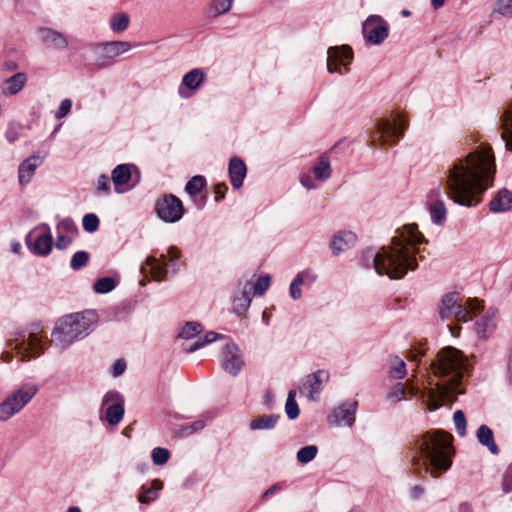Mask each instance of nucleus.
Masks as SVG:
<instances>
[{"instance_id":"1","label":"nucleus","mask_w":512,"mask_h":512,"mask_svg":"<svg viewBox=\"0 0 512 512\" xmlns=\"http://www.w3.org/2000/svg\"><path fill=\"white\" fill-rule=\"evenodd\" d=\"M496 172L495 157L490 146H479L463 158L456 159L446 171V194L455 203L472 207L492 186Z\"/></svg>"},{"instance_id":"2","label":"nucleus","mask_w":512,"mask_h":512,"mask_svg":"<svg viewBox=\"0 0 512 512\" xmlns=\"http://www.w3.org/2000/svg\"><path fill=\"white\" fill-rule=\"evenodd\" d=\"M424 242L425 238L417 225H405L396 231L389 246L381 247L378 252L373 249L364 251L361 261L365 267H374L379 275L401 279L408 270L417 268L416 254L420 253L417 245Z\"/></svg>"},{"instance_id":"3","label":"nucleus","mask_w":512,"mask_h":512,"mask_svg":"<svg viewBox=\"0 0 512 512\" xmlns=\"http://www.w3.org/2000/svg\"><path fill=\"white\" fill-rule=\"evenodd\" d=\"M469 369L468 360L460 350L450 346L441 349L431 363V370L438 381L434 388H427L421 393L422 402L429 410L452 404L458 394L464 393L461 386Z\"/></svg>"},{"instance_id":"4","label":"nucleus","mask_w":512,"mask_h":512,"mask_svg":"<svg viewBox=\"0 0 512 512\" xmlns=\"http://www.w3.org/2000/svg\"><path fill=\"white\" fill-rule=\"evenodd\" d=\"M452 440L451 434L440 430L413 436L405 453L413 473L420 477L430 474L433 478L446 473L452 466Z\"/></svg>"},{"instance_id":"5","label":"nucleus","mask_w":512,"mask_h":512,"mask_svg":"<svg viewBox=\"0 0 512 512\" xmlns=\"http://www.w3.org/2000/svg\"><path fill=\"white\" fill-rule=\"evenodd\" d=\"M95 319L93 311L64 317L52 334L55 344L65 349L74 341L85 337L92 330Z\"/></svg>"},{"instance_id":"6","label":"nucleus","mask_w":512,"mask_h":512,"mask_svg":"<svg viewBox=\"0 0 512 512\" xmlns=\"http://www.w3.org/2000/svg\"><path fill=\"white\" fill-rule=\"evenodd\" d=\"M44 336L39 325L16 332L9 340V347L21 356L23 361L37 358L44 353Z\"/></svg>"},{"instance_id":"7","label":"nucleus","mask_w":512,"mask_h":512,"mask_svg":"<svg viewBox=\"0 0 512 512\" xmlns=\"http://www.w3.org/2000/svg\"><path fill=\"white\" fill-rule=\"evenodd\" d=\"M482 301L477 298H469L467 307L458 303V294L449 293L445 295L439 305V315L442 320L454 318L457 321L468 322L472 319L471 314L482 309Z\"/></svg>"},{"instance_id":"8","label":"nucleus","mask_w":512,"mask_h":512,"mask_svg":"<svg viewBox=\"0 0 512 512\" xmlns=\"http://www.w3.org/2000/svg\"><path fill=\"white\" fill-rule=\"evenodd\" d=\"M407 127L408 121L400 114L392 120L379 119L371 134L372 143L380 146L395 145L404 136Z\"/></svg>"},{"instance_id":"9","label":"nucleus","mask_w":512,"mask_h":512,"mask_svg":"<svg viewBox=\"0 0 512 512\" xmlns=\"http://www.w3.org/2000/svg\"><path fill=\"white\" fill-rule=\"evenodd\" d=\"M39 387L35 383H25L13 391L0 403V421H7L19 413L38 393Z\"/></svg>"},{"instance_id":"10","label":"nucleus","mask_w":512,"mask_h":512,"mask_svg":"<svg viewBox=\"0 0 512 512\" xmlns=\"http://www.w3.org/2000/svg\"><path fill=\"white\" fill-rule=\"evenodd\" d=\"M181 252L177 247L171 246L168 249V255L162 254L160 258L149 256L146 259L145 265L141 266L143 275L151 274L154 280H165L168 274L167 267L170 266L173 273L179 270V265L176 261L180 258Z\"/></svg>"},{"instance_id":"11","label":"nucleus","mask_w":512,"mask_h":512,"mask_svg":"<svg viewBox=\"0 0 512 512\" xmlns=\"http://www.w3.org/2000/svg\"><path fill=\"white\" fill-rule=\"evenodd\" d=\"M111 180L115 192L124 193L135 187L140 181V171L133 164H120L113 169Z\"/></svg>"},{"instance_id":"12","label":"nucleus","mask_w":512,"mask_h":512,"mask_svg":"<svg viewBox=\"0 0 512 512\" xmlns=\"http://www.w3.org/2000/svg\"><path fill=\"white\" fill-rule=\"evenodd\" d=\"M155 209L158 217L167 223L179 221L184 214L182 201L172 194L164 195L158 199Z\"/></svg>"},{"instance_id":"13","label":"nucleus","mask_w":512,"mask_h":512,"mask_svg":"<svg viewBox=\"0 0 512 512\" xmlns=\"http://www.w3.org/2000/svg\"><path fill=\"white\" fill-rule=\"evenodd\" d=\"M29 249L36 255L47 256L50 254L53 245V238L47 224L35 228L26 239Z\"/></svg>"},{"instance_id":"14","label":"nucleus","mask_w":512,"mask_h":512,"mask_svg":"<svg viewBox=\"0 0 512 512\" xmlns=\"http://www.w3.org/2000/svg\"><path fill=\"white\" fill-rule=\"evenodd\" d=\"M362 33L368 43L379 45L388 37L389 25L382 17L371 15L364 21Z\"/></svg>"},{"instance_id":"15","label":"nucleus","mask_w":512,"mask_h":512,"mask_svg":"<svg viewBox=\"0 0 512 512\" xmlns=\"http://www.w3.org/2000/svg\"><path fill=\"white\" fill-rule=\"evenodd\" d=\"M426 207L429 211L431 220L436 225H442L447 218V208L442 192L441 182L426 195Z\"/></svg>"},{"instance_id":"16","label":"nucleus","mask_w":512,"mask_h":512,"mask_svg":"<svg viewBox=\"0 0 512 512\" xmlns=\"http://www.w3.org/2000/svg\"><path fill=\"white\" fill-rule=\"evenodd\" d=\"M245 365L244 354L237 344H226L221 352V367L232 376H237Z\"/></svg>"},{"instance_id":"17","label":"nucleus","mask_w":512,"mask_h":512,"mask_svg":"<svg viewBox=\"0 0 512 512\" xmlns=\"http://www.w3.org/2000/svg\"><path fill=\"white\" fill-rule=\"evenodd\" d=\"M356 411L357 402L351 400L346 401L333 409L332 413L327 418L328 424L336 427H351L355 422Z\"/></svg>"},{"instance_id":"18","label":"nucleus","mask_w":512,"mask_h":512,"mask_svg":"<svg viewBox=\"0 0 512 512\" xmlns=\"http://www.w3.org/2000/svg\"><path fill=\"white\" fill-rule=\"evenodd\" d=\"M352 58L353 51L349 46L330 47L327 51V69L330 73L342 74L340 67H344L347 71V66L351 63Z\"/></svg>"},{"instance_id":"19","label":"nucleus","mask_w":512,"mask_h":512,"mask_svg":"<svg viewBox=\"0 0 512 512\" xmlns=\"http://www.w3.org/2000/svg\"><path fill=\"white\" fill-rule=\"evenodd\" d=\"M328 380L329 372L327 370H317L316 372L306 376L302 386L300 387V391L306 393L310 400L316 401Z\"/></svg>"},{"instance_id":"20","label":"nucleus","mask_w":512,"mask_h":512,"mask_svg":"<svg viewBox=\"0 0 512 512\" xmlns=\"http://www.w3.org/2000/svg\"><path fill=\"white\" fill-rule=\"evenodd\" d=\"M130 49L131 44L129 42L112 41L96 45L94 52L98 56L99 64L101 66H105L109 64L111 60L129 51Z\"/></svg>"},{"instance_id":"21","label":"nucleus","mask_w":512,"mask_h":512,"mask_svg":"<svg viewBox=\"0 0 512 512\" xmlns=\"http://www.w3.org/2000/svg\"><path fill=\"white\" fill-rule=\"evenodd\" d=\"M108 405L106 419L110 425H117L124 416V400L117 391L107 392L102 399V406Z\"/></svg>"},{"instance_id":"22","label":"nucleus","mask_w":512,"mask_h":512,"mask_svg":"<svg viewBox=\"0 0 512 512\" xmlns=\"http://www.w3.org/2000/svg\"><path fill=\"white\" fill-rule=\"evenodd\" d=\"M205 80V73L201 68H195L186 73L178 88V94L181 98L188 99L191 97V91L199 89Z\"/></svg>"},{"instance_id":"23","label":"nucleus","mask_w":512,"mask_h":512,"mask_svg":"<svg viewBox=\"0 0 512 512\" xmlns=\"http://www.w3.org/2000/svg\"><path fill=\"white\" fill-rule=\"evenodd\" d=\"M43 161L44 156L34 154L20 164L18 169V178L21 185H27L31 182L36 169L43 163Z\"/></svg>"},{"instance_id":"24","label":"nucleus","mask_w":512,"mask_h":512,"mask_svg":"<svg viewBox=\"0 0 512 512\" xmlns=\"http://www.w3.org/2000/svg\"><path fill=\"white\" fill-rule=\"evenodd\" d=\"M420 389L415 386L411 380L406 383L395 384L390 391L387 393V400L395 403L405 399L406 394L409 393L411 396H417Z\"/></svg>"},{"instance_id":"25","label":"nucleus","mask_w":512,"mask_h":512,"mask_svg":"<svg viewBox=\"0 0 512 512\" xmlns=\"http://www.w3.org/2000/svg\"><path fill=\"white\" fill-rule=\"evenodd\" d=\"M228 173L232 186L235 189L242 187L247 174L245 163L238 157H233L229 162Z\"/></svg>"},{"instance_id":"26","label":"nucleus","mask_w":512,"mask_h":512,"mask_svg":"<svg viewBox=\"0 0 512 512\" xmlns=\"http://www.w3.org/2000/svg\"><path fill=\"white\" fill-rule=\"evenodd\" d=\"M357 237L353 232L343 231L334 235L331 240V249L334 255H339L341 252L353 247L356 243Z\"/></svg>"},{"instance_id":"27","label":"nucleus","mask_w":512,"mask_h":512,"mask_svg":"<svg viewBox=\"0 0 512 512\" xmlns=\"http://www.w3.org/2000/svg\"><path fill=\"white\" fill-rule=\"evenodd\" d=\"M40 40L48 47L63 49L68 45L66 38L59 32L50 28H41L38 31Z\"/></svg>"},{"instance_id":"28","label":"nucleus","mask_w":512,"mask_h":512,"mask_svg":"<svg viewBox=\"0 0 512 512\" xmlns=\"http://www.w3.org/2000/svg\"><path fill=\"white\" fill-rule=\"evenodd\" d=\"M27 77L25 73L19 72L3 81L1 91L5 96L18 94L25 86Z\"/></svg>"},{"instance_id":"29","label":"nucleus","mask_w":512,"mask_h":512,"mask_svg":"<svg viewBox=\"0 0 512 512\" xmlns=\"http://www.w3.org/2000/svg\"><path fill=\"white\" fill-rule=\"evenodd\" d=\"M496 310L488 309L484 315L477 320L475 327L480 337H487L496 328Z\"/></svg>"},{"instance_id":"30","label":"nucleus","mask_w":512,"mask_h":512,"mask_svg":"<svg viewBox=\"0 0 512 512\" xmlns=\"http://www.w3.org/2000/svg\"><path fill=\"white\" fill-rule=\"evenodd\" d=\"M500 120L501 137L505 141L506 150L512 152V102L504 109Z\"/></svg>"},{"instance_id":"31","label":"nucleus","mask_w":512,"mask_h":512,"mask_svg":"<svg viewBox=\"0 0 512 512\" xmlns=\"http://www.w3.org/2000/svg\"><path fill=\"white\" fill-rule=\"evenodd\" d=\"M512 207V193L506 189L500 190L490 202L493 212H505Z\"/></svg>"},{"instance_id":"32","label":"nucleus","mask_w":512,"mask_h":512,"mask_svg":"<svg viewBox=\"0 0 512 512\" xmlns=\"http://www.w3.org/2000/svg\"><path fill=\"white\" fill-rule=\"evenodd\" d=\"M476 436L479 443L487 447L493 455L499 453V448L494 441L493 431L487 425H481L477 430Z\"/></svg>"},{"instance_id":"33","label":"nucleus","mask_w":512,"mask_h":512,"mask_svg":"<svg viewBox=\"0 0 512 512\" xmlns=\"http://www.w3.org/2000/svg\"><path fill=\"white\" fill-rule=\"evenodd\" d=\"M251 291L252 284L246 282L241 291V295L234 298V310L237 314L240 315L249 308L252 301Z\"/></svg>"},{"instance_id":"34","label":"nucleus","mask_w":512,"mask_h":512,"mask_svg":"<svg viewBox=\"0 0 512 512\" xmlns=\"http://www.w3.org/2000/svg\"><path fill=\"white\" fill-rule=\"evenodd\" d=\"M222 338H223V335L216 333L214 331H210V332L206 333L204 337L198 338L193 344L186 347L185 351L187 353H193L196 350L204 347L205 345L213 343Z\"/></svg>"},{"instance_id":"35","label":"nucleus","mask_w":512,"mask_h":512,"mask_svg":"<svg viewBox=\"0 0 512 512\" xmlns=\"http://www.w3.org/2000/svg\"><path fill=\"white\" fill-rule=\"evenodd\" d=\"M278 418L272 414L257 417L251 421L250 428L252 430L272 429L276 426Z\"/></svg>"},{"instance_id":"36","label":"nucleus","mask_w":512,"mask_h":512,"mask_svg":"<svg viewBox=\"0 0 512 512\" xmlns=\"http://www.w3.org/2000/svg\"><path fill=\"white\" fill-rule=\"evenodd\" d=\"M314 175L318 180H327L331 176L330 160L326 155L319 158L318 163L313 169Z\"/></svg>"},{"instance_id":"37","label":"nucleus","mask_w":512,"mask_h":512,"mask_svg":"<svg viewBox=\"0 0 512 512\" xmlns=\"http://www.w3.org/2000/svg\"><path fill=\"white\" fill-rule=\"evenodd\" d=\"M163 488V483L156 479L148 488H143L142 493L139 495L138 500L141 503H150L157 498L158 491Z\"/></svg>"},{"instance_id":"38","label":"nucleus","mask_w":512,"mask_h":512,"mask_svg":"<svg viewBox=\"0 0 512 512\" xmlns=\"http://www.w3.org/2000/svg\"><path fill=\"white\" fill-rule=\"evenodd\" d=\"M234 0H212L208 12L212 17H218L230 11Z\"/></svg>"},{"instance_id":"39","label":"nucleus","mask_w":512,"mask_h":512,"mask_svg":"<svg viewBox=\"0 0 512 512\" xmlns=\"http://www.w3.org/2000/svg\"><path fill=\"white\" fill-rule=\"evenodd\" d=\"M406 372L407 370L405 362L400 357L393 356L390 359V375L396 379H403L406 375Z\"/></svg>"},{"instance_id":"40","label":"nucleus","mask_w":512,"mask_h":512,"mask_svg":"<svg viewBox=\"0 0 512 512\" xmlns=\"http://www.w3.org/2000/svg\"><path fill=\"white\" fill-rule=\"evenodd\" d=\"M203 326L199 322H187L181 329L179 337L183 339H191L200 334Z\"/></svg>"},{"instance_id":"41","label":"nucleus","mask_w":512,"mask_h":512,"mask_svg":"<svg viewBox=\"0 0 512 512\" xmlns=\"http://www.w3.org/2000/svg\"><path fill=\"white\" fill-rule=\"evenodd\" d=\"M296 391L290 390L285 404V412L289 419H296L299 416V407L295 401Z\"/></svg>"},{"instance_id":"42","label":"nucleus","mask_w":512,"mask_h":512,"mask_svg":"<svg viewBox=\"0 0 512 512\" xmlns=\"http://www.w3.org/2000/svg\"><path fill=\"white\" fill-rule=\"evenodd\" d=\"M116 287V282L112 277H103L94 284V291L98 294H106Z\"/></svg>"},{"instance_id":"43","label":"nucleus","mask_w":512,"mask_h":512,"mask_svg":"<svg viewBox=\"0 0 512 512\" xmlns=\"http://www.w3.org/2000/svg\"><path fill=\"white\" fill-rule=\"evenodd\" d=\"M318 448L315 445H308L297 452V460L302 464L311 462L317 455Z\"/></svg>"},{"instance_id":"44","label":"nucleus","mask_w":512,"mask_h":512,"mask_svg":"<svg viewBox=\"0 0 512 512\" xmlns=\"http://www.w3.org/2000/svg\"><path fill=\"white\" fill-rule=\"evenodd\" d=\"M206 184V180L203 176L197 175L192 177L186 184L185 190L190 195L198 194Z\"/></svg>"},{"instance_id":"45","label":"nucleus","mask_w":512,"mask_h":512,"mask_svg":"<svg viewBox=\"0 0 512 512\" xmlns=\"http://www.w3.org/2000/svg\"><path fill=\"white\" fill-rule=\"evenodd\" d=\"M129 17L125 13L114 15L110 20L111 29L114 32H122L128 28Z\"/></svg>"},{"instance_id":"46","label":"nucleus","mask_w":512,"mask_h":512,"mask_svg":"<svg viewBox=\"0 0 512 512\" xmlns=\"http://www.w3.org/2000/svg\"><path fill=\"white\" fill-rule=\"evenodd\" d=\"M492 14H499L503 17H512V0H497L492 10Z\"/></svg>"},{"instance_id":"47","label":"nucleus","mask_w":512,"mask_h":512,"mask_svg":"<svg viewBox=\"0 0 512 512\" xmlns=\"http://www.w3.org/2000/svg\"><path fill=\"white\" fill-rule=\"evenodd\" d=\"M88 260L89 254L86 251H78L72 256L70 267L75 271L80 270L87 265Z\"/></svg>"},{"instance_id":"48","label":"nucleus","mask_w":512,"mask_h":512,"mask_svg":"<svg viewBox=\"0 0 512 512\" xmlns=\"http://www.w3.org/2000/svg\"><path fill=\"white\" fill-rule=\"evenodd\" d=\"M151 457L155 465L161 466L168 462L170 452L166 448L157 447L152 450Z\"/></svg>"},{"instance_id":"49","label":"nucleus","mask_w":512,"mask_h":512,"mask_svg":"<svg viewBox=\"0 0 512 512\" xmlns=\"http://www.w3.org/2000/svg\"><path fill=\"white\" fill-rule=\"evenodd\" d=\"M82 225H83V228H84L85 231H87L89 233H93L99 227V219L93 213L86 214L83 217Z\"/></svg>"},{"instance_id":"50","label":"nucleus","mask_w":512,"mask_h":512,"mask_svg":"<svg viewBox=\"0 0 512 512\" xmlns=\"http://www.w3.org/2000/svg\"><path fill=\"white\" fill-rule=\"evenodd\" d=\"M453 420H454V424H455L457 433L460 436H464L466 434L467 422H466V418H465L463 411H461V410L455 411L453 414Z\"/></svg>"},{"instance_id":"51","label":"nucleus","mask_w":512,"mask_h":512,"mask_svg":"<svg viewBox=\"0 0 512 512\" xmlns=\"http://www.w3.org/2000/svg\"><path fill=\"white\" fill-rule=\"evenodd\" d=\"M270 286V276L265 275L257 279L256 283L252 285V290L255 295L262 296Z\"/></svg>"},{"instance_id":"52","label":"nucleus","mask_w":512,"mask_h":512,"mask_svg":"<svg viewBox=\"0 0 512 512\" xmlns=\"http://www.w3.org/2000/svg\"><path fill=\"white\" fill-rule=\"evenodd\" d=\"M205 427V422L203 420H197L192 424L184 425L181 428V434L183 436H189L196 431L202 430Z\"/></svg>"},{"instance_id":"53","label":"nucleus","mask_w":512,"mask_h":512,"mask_svg":"<svg viewBox=\"0 0 512 512\" xmlns=\"http://www.w3.org/2000/svg\"><path fill=\"white\" fill-rule=\"evenodd\" d=\"M317 276L316 274L312 271V270H303L301 272H299L296 276H295V279H300V284H308V285H311L312 283L315 282Z\"/></svg>"},{"instance_id":"54","label":"nucleus","mask_w":512,"mask_h":512,"mask_svg":"<svg viewBox=\"0 0 512 512\" xmlns=\"http://www.w3.org/2000/svg\"><path fill=\"white\" fill-rule=\"evenodd\" d=\"M72 108V101L70 99H65L60 103L59 109L55 114L57 119H62L66 117Z\"/></svg>"},{"instance_id":"55","label":"nucleus","mask_w":512,"mask_h":512,"mask_svg":"<svg viewBox=\"0 0 512 512\" xmlns=\"http://www.w3.org/2000/svg\"><path fill=\"white\" fill-rule=\"evenodd\" d=\"M301 286H302V284H300V279L294 278L289 287V294L292 299L298 300L301 298V296H302Z\"/></svg>"},{"instance_id":"56","label":"nucleus","mask_w":512,"mask_h":512,"mask_svg":"<svg viewBox=\"0 0 512 512\" xmlns=\"http://www.w3.org/2000/svg\"><path fill=\"white\" fill-rule=\"evenodd\" d=\"M502 489L504 493H509L512 491V463L508 466L503 481H502Z\"/></svg>"},{"instance_id":"57","label":"nucleus","mask_w":512,"mask_h":512,"mask_svg":"<svg viewBox=\"0 0 512 512\" xmlns=\"http://www.w3.org/2000/svg\"><path fill=\"white\" fill-rule=\"evenodd\" d=\"M110 189V179L106 175H101L97 179L98 192L107 193Z\"/></svg>"},{"instance_id":"58","label":"nucleus","mask_w":512,"mask_h":512,"mask_svg":"<svg viewBox=\"0 0 512 512\" xmlns=\"http://www.w3.org/2000/svg\"><path fill=\"white\" fill-rule=\"evenodd\" d=\"M5 137L10 143L15 142L19 138V126L14 124L10 125L7 128Z\"/></svg>"},{"instance_id":"59","label":"nucleus","mask_w":512,"mask_h":512,"mask_svg":"<svg viewBox=\"0 0 512 512\" xmlns=\"http://www.w3.org/2000/svg\"><path fill=\"white\" fill-rule=\"evenodd\" d=\"M57 229L60 231V230H63L65 232H68V233H74L77 231V228H76V225L74 224V222L70 219H64L62 220Z\"/></svg>"},{"instance_id":"60","label":"nucleus","mask_w":512,"mask_h":512,"mask_svg":"<svg viewBox=\"0 0 512 512\" xmlns=\"http://www.w3.org/2000/svg\"><path fill=\"white\" fill-rule=\"evenodd\" d=\"M126 369V362L123 359L117 360L112 367V374L114 377H118L124 373Z\"/></svg>"},{"instance_id":"61","label":"nucleus","mask_w":512,"mask_h":512,"mask_svg":"<svg viewBox=\"0 0 512 512\" xmlns=\"http://www.w3.org/2000/svg\"><path fill=\"white\" fill-rule=\"evenodd\" d=\"M70 243H71V238L70 237L62 235V234H59L57 236V240H56L55 246L59 250H64V249H66L70 245Z\"/></svg>"},{"instance_id":"62","label":"nucleus","mask_w":512,"mask_h":512,"mask_svg":"<svg viewBox=\"0 0 512 512\" xmlns=\"http://www.w3.org/2000/svg\"><path fill=\"white\" fill-rule=\"evenodd\" d=\"M228 190V186L226 183H219L215 186V199L216 201H220L225 197V193Z\"/></svg>"},{"instance_id":"63","label":"nucleus","mask_w":512,"mask_h":512,"mask_svg":"<svg viewBox=\"0 0 512 512\" xmlns=\"http://www.w3.org/2000/svg\"><path fill=\"white\" fill-rule=\"evenodd\" d=\"M301 183L307 189H314L316 185L314 184L313 179L309 175H305L301 178Z\"/></svg>"},{"instance_id":"64","label":"nucleus","mask_w":512,"mask_h":512,"mask_svg":"<svg viewBox=\"0 0 512 512\" xmlns=\"http://www.w3.org/2000/svg\"><path fill=\"white\" fill-rule=\"evenodd\" d=\"M411 493H412V496L414 498H418L420 495H422L423 493V488L419 487V486H414L411 490Z\"/></svg>"}]
</instances>
